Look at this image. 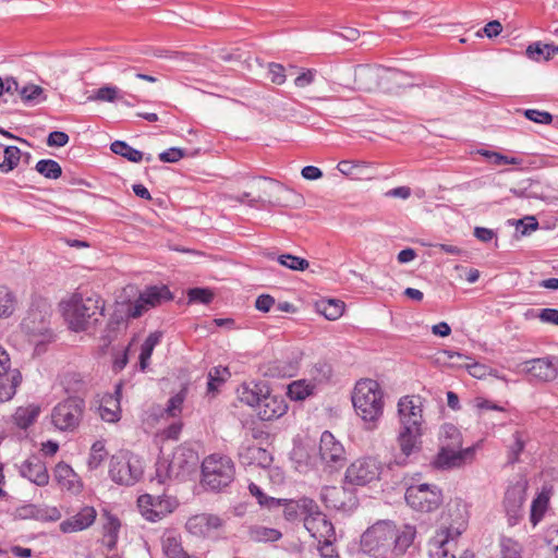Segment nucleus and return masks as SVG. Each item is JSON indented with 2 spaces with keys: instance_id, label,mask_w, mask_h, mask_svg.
<instances>
[{
  "instance_id": "obj_1",
  "label": "nucleus",
  "mask_w": 558,
  "mask_h": 558,
  "mask_svg": "<svg viewBox=\"0 0 558 558\" xmlns=\"http://www.w3.org/2000/svg\"><path fill=\"white\" fill-rule=\"evenodd\" d=\"M416 536L411 524L398 526L392 520H377L361 535V549L372 557L399 558L405 554Z\"/></svg>"
},
{
  "instance_id": "obj_2",
  "label": "nucleus",
  "mask_w": 558,
  "mask_h": 558,
  "mask_svg": "<svg viewBox=\"0 0 558 558\" xmlns=\"http://www.w3.org/2000/svg\"><path fill=\"white\" fill-rule=\"evenodd\" d=\"M238 398L242 403L255 408L262 421L277 420L288 411L284 397L274 395L265 381L243 383L238 388Z\"/></svg>"
},
{
  "instance_id": "obj_3",
  "label": "nucleus",
  "mask_w": 558,
  "mask_h": 558,
  "mask_svg": "<svg viewBox=\"0 0 558 558\" xmlns=\"http://www.w3.org/2000/svg\"><path fill=\"white\" fill-rule=\"evenodd\" d=\"M64 320L73 331H85L98 322L97 316H104L105 301L97 293L84 295L75 292L68 301L60 303Z\"/></svg>"
},
{
  "instance_id": "obj_4",
  "label": "nucleus",
  "mask_w": 558,
  "mask_h": 558,
  "mask_svg": "<svg viewBox=\"0 0 558 558\" xmlns=\"http://www.w3.org/2000/svg\"><path fill=\"white\" fill-rule=\"evenodd\" d=\"M417 405L414 404V396H403L398 401V417L400 429L398 434V445L401 456L397 457L395 462L398 465H405L408 458L413 452L418 436V414Z\"/></svg>"
},
{
  "instance_id": "obj_5",
  "label": "nucleus",
  "mask_w": 558,
  "mask_h": 558,
  "mask_svg": "<svg viewBox=\"0 0 558 558\" xmlns=\"http://www.w3.org/2000/svg\"><path fill=\"white\" fill-rule=\"evenodd\" d=\"M384 393L379 384L369 378L361 379L355 384L352 393V403L359 416L365 422L372 424L383 416L384 412Z\"/></svg>"
},
{
  "instance_id": "obj_6",
  "label": "nucleus",
  "mask_w": 558,
  "mask_h": 558,
  "mask_svg": "<svg viewBox=\"0 0 558 558\" xmlns=\"http://www.w3.org/2000/svg\"><path fill=\"white\" fill-rule=\"evenodd\" d=\"M234 463L227 456L210 454L202 463V483L207 489L221 492L234 481Z\"/></svg>"
},
{
  "instance_id": "obj_7",
  "label": "nucleus",
  "mask_w": 558,
  "mask_h": 558,
  "mask_svg": "<svg viewBox=\"0 0 558 558\" xmlns=\"http://www.w3.org/2000/svg\"><path fill=\"white\" fill-rule=\"evenodd\" d=\"M86 410L85 399L69 396L58 402L51 411V423L60 432H74L78 428Z\"/></svg>"
},
{
  "instance_id": "obj_8",
  "label": "nucleus",
  "mask_w": 558,
  "mask_h": 558,
  "mask_svg": "<svg viewBox=\"0 0 558 558\" xmlns=\"http://www.w3.org/2000/svg\"><path fill=\"white\" fill-rule=\"evenodd\" d=\"M198 463L197 453L186 447H179L174 450L170 461H158L156 463V478L162 484L167 477L172 475L179 477L193 472Z\"/></svg>"
},
{
  "instance_id": "obj_9",
  "label": "nucleus",
  "mask_w": 558,
  "mask_h": 558,
  "mask_svg": "<svg viewBox=\"0 0 558 558\" xmlns=\"http://www.w3.org/2000/svg\"><path fill=\"white\" fill-rule=\"evenodd\" d=\"M141 459L130 451H121L110 459L109 475L120 485H134L143 475Z\"/></svg>"
},
{
  "instance_id": "obj_10",
  "label": "nucleus",
  "mask_w": 558,
  "mask_h": 558,
  "mask_svg": "<svg viewBox=\"0 0 558 558\" xmlns=\"http://www.w3.org/2000/svg\"><path fill=\"white\" fill-rule=\"evenodd\" d=\"M383 464L374 457H363L354 460L344 474V483L353 486H366L380 478Z\"/></svg>"
},
{
  "instance_id": "obj_11",
  "label": "nucleus",
  "mask_w": 558,
  "mask_h": 558,
  "mask_svg": "<svg viewBox=\"0 0 558 558\" xmlns=\"http://www.w3.org/2000/svg\"><path fill=\"white\" fill-rule=\"evenodd\" d=\"M476 446H470L464 449H444L438 448L437 453L429 463V468L435 471H452L464 468L475 460Z\"/></svg>"
},
{
  "instance_id": "obj_12",
  "label": "nucleus",
  "mask_w": 558,
  "mask_h": 558,
  "mask_svg": "<svg viewBox=\"0 0 558 558\" xmlns=\"http://www.w3.org/2000/svg\"><path fill=\"white\" fill-rule=\"evenodd\" d=\"M318 452L324 471L328 473L339 471L347 462L344 447L329 430L322 434Z\"/></svg>"
},
{
  "instance_id": "obj_13",
  "label": "nucleus",
  "mask_w": 558,
  "mask_h": 558,
  "mask_svg": "<svg viewBox=\"0 0 558 558\" xmlns=\"http://www.w3.org/2000/svg\"><path fill=\"white\" fill-rule=\"evenodd\" d=\"M465 526L466 523L462 521L458 526L450 525L437 531L427 545L429 558H456L452 548L456 546V541L465 530Z\"/></svg>"
},
{
  "instance_id": "obj_14",
  "label": "nucleus",
  "mask_w": 558,
  "mask_h": 558,
  "mask_svg": "<svg viewBox=\"0 0 558 558\" xmlns=\"http://www.w3.org/2000/svg\"><path fill=\"white\" fill-rule=\"evenodd\" d=\"M137 506L146 520L158 522L177 508L178 501L166 495L153 496L144 494L138 497Z\"/></svg>"
},
{
  "instance_id": "obj_15",
  "label": "nucleus",
  "mask_w": 558,
  "mask_h": 558,
  "mask_svg": "<svg viewBox=\"0 0 558 558\" xmlns=\"http://www.w3.org/2000/svg\"><path fill=\"white\" fill-rule=\"evenodd\" d=\"M304 527L319 543L329 546L335 539V527L327 515L320 511L318 505L314 501L313 510L305 517Z\"/></svg>"
},
{
  "instance_id": "obj_16",
  "label": "nucleus",
  "mask_w": 558,
  "mask_h": 558,
  "mask_svg": "<svg viewBox=\"0 0 558 558\" xmlns=\"http://www.w3.org/2000/svg\"><path fill=\"white\" fill-rule=\"evenodd\" d=\"M525 499L526 489L523 484L515 483L507 488L502 506L510 526L517 525L522 520Z\"/></svg>"
},
{
  "instance_id": "obj_17",
  "label": "nucleus",
  "mask_w": 558,
  "mask_h": 558,
  "mask_svg": "<svg viewBox=\"0 0 558 558\" xmlns=\"http://www.w3.org/2000/svg\"><path fill=\"white\" fill-rule=\"evenodd\" d=\"M280 504L275 512V515L282 513L286 521L294 523L303 521L305 524V517L313 510L314 501L312 498L302 497L300 499H286L279 498Z\"/></svg>"
},
{
  "instance_id": "obj_18",
  "label": "nucleus",
  "mask_w": 558,
  "mask_h": 558,
  "mask_svg": "<svg viewBox=\"0 0 558 558\" xmlns=\"http://www.w3.org/2000/svg\"><path fill=\"white\" fill-rule=\"evenodd\" d=\"M522 365L523 372L538 381H551L558 375V359L555 356L533 359Z\"/></svg>"
},
{
  "instance_id": "obj_19",
  "label": "nucleus",
  "mask_w": 558,
  "mask_h": 558,
  "mask_svg": "<svg viewBox=\"0 0 558 558\" xmlns=\"http://www.w3.org/2000/svg\"><path fill=\"white\" fill-rule=\"evenodd\" d=\"M50 315L47 311L39 308H31L26 317L22 320V328L26 333L37 337L41 336L45 339H50L52 332L50 330Z\"/></svg>"
},
{
  "instance_id": "obj_20",
  "label": "nucleus",
  "mask_w": 558,
  "mask_h": 558,
  "mask_svg": "<svg viewBox=\"0 0 558 558\" xmlns=\"http://www.w3.org/2000/svg\"><path fill=\"white\" fill-rule=\"evenodd\" d=\"M14 518L19 520H37L40 522H56L60 520L61 512L57 507L26 504L14 511Z\"/></svg>"
},
{
  "instance_id": "obj_21",
  "label": "nucleus",
  "mask_w": 558,
  "mask_h": 558,
  "mask_svg": "<svg viewBox=\"0 0 558 558\" xmlns=\"http://www.w3.org/2000/svg\"><path fill=\"white\" fill-rule=\"evenodd\" d=\"M238 456L241 464L245 466L256 465L263 469L270 466L274 460L267 449L251 442H243L239 447Z\"/></svg>"
},
{
  "instance_id": "obj_22",
  "label": "nucleus",
  "mask_w": 558,
  "mask_h": 558,
  "mask_svg": "<svg viewBox=\"0 0 558 558\" xmlns=\"http://www.w3.org/2000/svg\"><path fill=\"white\" fill-rule=\"evenodd\" d=\"M22 477L37 486H46L49 483V474L45 462L38 456H31L19 468Z\"/></svg>"
},
{
  "instance_id": "obj_23",
  "label": "nucleus",
  "mask_w": 558,
  "mask_h": 558,
  "mask_svg": "<svg viewBox=\"0 0 558 558\" xmlns=\"http://www.w3.org/2000/svg\"><path fill=\"white\" fill-rule=\"evenodd\" d=\"M222 525V520L211 513H199L192 515L185 523L186 530L199 537H205L210 534L214 530L219 529Z\"/></svg>"
},
{
  "instance_id": "obj_24",
  "label": "nucleus",
  "mask_w": 558,
  "mask_h": 558,
  "mask_svg": "<svg viewBox=\"0 0 558 558\" xmlns=\"http://www.w3.org/2000/svg\"><path fill=\"white\" fill-rule=\"evenodd\" d=\"M96 517V509L92 506H85L76 514L62 521L59 525L60 531L68 534L86 530L94 524Z\"/></svg>"
},
{
  "instance_id": "obj_25",
  "label": "nucleus",
  "mask_w": 558,
  "mask_h": 558,
  "mask_svg": "<svg viewBox=\"0 0 558 558\" xmlns=\"http://www.w3.org/2000/svg\"><path fill=\"white\" fill-rule=\"evenodd\" d=\"M444 502L441 489L436 485L421 484V515L436 513Z\"/></svg>"
},
{
  "instance_id": "obj_26",
  "label": "nucleus",
  "mask_w": 558,
  "mask_h": 558,
  "mask_svg": "<svg viewBox=\"0 0 558 558\" xmlns=\"http://www.w3.org/2000/svg\"><path fill=\"white\" fill-rule=\"evenodd\" d=\"M263 179L269 181L272 184V191L271 192H267L266 190L263 191L264 194L266 196H268V198H270L274 193H276V194L292 193V190H290L284 184L278 182V181H275V180H272L270 178H266V177H263ZM236 199L240 203H247L250 206H255L257 203H266V202L269 203V204H272V205H282L280 198H277L275 202H272L271 199H266L262 195H258L256 197H252V194L248 193V192H243L242 194H240L236 197Z\"/></svg>"
},
{
  "instance_id": "obj_27",
  "label": "nucleus",
  "mask_w": 558,
  "mask_h": 558,
  "mask_svg": "<svg viewBox=\"0 0 558 558\" xmlns=\"http://www.w3.org/2000/svg\"><path fill=\"white\" fill-rule=\"evenodd\" d=\"M461 430L452 423H444L438 433V448L464 449Z\"/></svg>"
},
{
  "instance_id": "obj_28",
  "label": "nucleus",
  "mask_w": 558,
  "mask_h": 558,
  "mask_svg": "<svg viewBox=\"0 0 558 558\" xmlns=\"http://www.w3.org/2000/svg\"><path fill=\"white\" fill-rule=\"evenodd\" d=\"M122 390V383L116 386L114 396L109 395L104 398V403L99 407V414L101 420L108 423H116L120 420V396Z\"/></svg>"
},
{
  "instance_id": "obj_29",
  "label": "nucleus",
  "mask_w": 558,
  "mask_h": 558,
  "mask_svg": "<svg viewBox=\"0 0 558 558\" xmlns=\"http://www.w3.org/2000/svg\"><path fill=\"white\" fill-rule=\"evenodd\" d=\"M140 296L141 301L146 303L149 307L159 306L163 302H168L173 299L172 292L165 284L146 287L145 290L140 293Z\"/></svg>"
},
{
  "instance_id": "obj_30",
  "label": "nucleus",
  "mask_w": 558,
  "mask_h": 558,
  "mask_svg": "<svg viewBox=\"0 0 558 558\" xmlns=\"http://www.w3.org/2000/svg\"><path fill=\"white\" fill-rule=\"evenodd\" d=\"M5 375L7 378L0 376V403L11 400L22 381V374L19 369L9 371Z\"/></svg>"
},
{
  "instance_id": "obj_31",
  "label": "nucleus",
  "mask_w": 558,
  "mask_h": 558,
  "mask_svg": "<svg viewBox=\"0 0 558 558\" xmlns=\"http://www.w3.org/2000/svg\"><path fill=\"white\" fill-rule=\"evenodd\" d=\"M40 414V407L37 404H28L27 407H19L13 414L14 424L21 429H27L32 426Z\"/></svg>"
},
{
  "instance_id": "obj_32",
  "label": "nucleus",
  "mask_w": 558,
  "mask_h": 558,
  "mask_svg": "<svg viewBox=\"0 0 558 558\" xmlns=\"http://www.w3.org/2000/svg\"><path fill=\"white\" fill-rule=\"evenodd\" d=\"M248 537L253 542H276L282 537V533L277 529L252 525L248 527Z\"/></svg>"
},
{
  "instance_id": "obj_33",
  "label": "nucleus",
  "mask_w": 558,
  "mask_h": 558,
  "mask_svg": "<svg viewBox=\"0 0 558 558\" xmlns=\"http://www.w3.org/2000/svg\"><path fill=\"white\" fill-rule=\"evenodd\" d=\"M317 311L328 320H336L342 315L344 303L335 299L322 300L317 303Z\"/></svg>"
},
{
  "instance_id": "obj_34",
  "label": "nucleus",
  "mask_w": 558,
  "mask_h": 558,
  "mask_svg": "<svg viewBox=\"0 0 558 558\" xmlns=\"http://www.w3.org/2000/svg\"><path fill=\"white\" fill-rule=\"evenodd\" d=\"M315 386L306 383V380H295L288 386L287 396L293 401H304L307 397L313 396Z\"/></svg>"
},
{
  "instance_id": "obj_35",
  "label": "nucleus",
  "mask_w": 558,
  "mask_h": 558,
  "mask_svg": "<svg viewBox=\"0 0 558 558\" xmlns=\"http://www.w3.org/2000/svg\"><path fill=\"white\" fill-rule=\"evenodd\" d=\"M110 149L113 154L131 162H140L144 158V154L141 150L133 148L124 141H114L111 143Z\"/></svg>"
},
{
  "instance_id": "obj_36",
  "label": "nucleus",
  "mask_w": 558,
  "mask_h": 558,
  "mask_svg": "<svg viewBox=\"0 0 558 558\" xmlns=\"http://www.w3.org/2000/svg\"><path fill=\"white\" fill-rule=\"evenodd\" d=\"M248 490L253 497L256 498L257 504L263 509H267L270 512H275L280 504L279 498L270 497L266 495L263 489L255 483L248 485Z\"/></svg>"
},
{
  "instance_id": "obj_37",
  "label": "nucleus",
  "mask_w": 558,
  "mask_h": 558,
  "mask_svg": "<svg viewBox=\"0 0 558 558\" xmlns=\"http://www.w3.org/2000/svg\"><path fill=\"white\" fill-rule=\"evenodd\" d=\"M230 375L231 374L227 367H213L207 376V392H217L219 387L230 377Z\"/></svg>"
},
{
  "instance_id": "obj_38",
  "label": "nucleus",
  "mask_w": 558,
  "mask_h": 558,
  "mask_svg": "<svg viewBox=\"0 0 558 558\" xmlns=\"http://www.w3.org/2000/svg\"><path fill=\"white\" fill-rule=\"evenodd\" d=\"M3 153L4 159L0 162V172L9 173L17 167L22 151L17 146H5Z\"/></svg>"
},
{
  "instance_id": "obj_39",
  "label": "nucleus",
  "mask_w": 558,
  "mask_h": 558,
  "mask_svg": "<svg viewBox=\"0 0 558 558\" xmlns=\"http://www.w3.org/2000/svg\"><path fill=\"white\" fill-rule=\"evenodd\" d=\"M35 169L47 179L56 180L62 175L61 166L53 159L39 160L36 163Z\"/></svg>"
},
{
  "instance_id": "obj_40",
  "label": "nucleus",
  "mask_w": 558,
  "mask_h": 558,
  "mask_svg": "<svg viewBox=\"0 0 558 558\" xmlns=\"http://www.w3.org/2000/svg\"><path fill=\"white\" fill-rule=\"evenodd\" d=\"M499 548L500 558H523L522 546L513 538L501 536Z\"/></svg>"
},
{
  "instance_id": "obj_41",
  "label": "nucleus",
  "mask_w": 558,
  "mask_h": 558,
  "mask_svg": "<svg viewBox=\"0 0 558 558\" xmlns=\"http://www.w3.org/2000/svg\"><path fill=\"white\" fill-rule=\"evenodd\" d=\"M120 521L116 517H110L108 523L105 525L104 543L108 550H113L118 542V533L120 529Z\"/></svg>"
},
{
  "instance_id": "obj_42",
  "label": "nucleus",
  "mask_w": 558,
  "mask_h": 558,
  "mask_svg": "<svg viewBox=\"0 0 558 558\" xmlns=\"http://www.w3.org/2000/svg\"><path fill=\"white\" fill-rule=\"evenodd\" d=\"M15 296L5 286H0V317H9L13 314Z\"/></svg>"
},
{
  "instance_id": "obj_43",
  "label": "nucleus",
  "mask_w": 558,
  "mask_h": 558,
  "mask_svg": "<svg viewBox=\"0 0 558 558\" xmlns=\"http://www.w3.org/2000/svg\"><path fill=\"white\" fill-rule=\"evenodd\" d=\"M107 457V450L104 440H96L90 448L88 458V468L96 470Z\"/></svg>"
},
{
  "instance_id": "obj_44",
  "label": "nucleus",
  "mask_w": 558,
  "mask_h": 558,
  "mask_svg": "<svg viewBox=\"0 0 558 558\" xmlns=\"http://www.w3.org/2000/svg\"><path fill=\"white\" fill-rule=\"evenodd\" d=\"M278 263L291 270L303 271L308 268L310 263L307 259L292 254H282L277 258Z\"/></svg>"
},
{
  "instance_id": "obj_45",
  "label": "nucleus",
  "mask_w": 558,
  "mask_h": 558,
  "mask_svg": "<svg viewBox=\"0 0 558 558\" xmlns=\"http://www.w3.org/2000/svg\"><path fill=\"white\" fill-rule=\"evenodd\" d=\"M163 553L168 558H183L187 553L183 549L181 542L169 536L163 541Z\"/></svg>"
},
{
  "instance_id": "obj_46",
  "label": "nucleus",
  "mask_w": 558,
  "mask_h": 558,
  "mask_svg": "<svg viewBox=\"0 0 558 558\" xmlns=\"http://www.w3.org/2000/svg\"><path fill=\"white\" fill-rule=\"evenodd\" d=\"M548 505V499L544 496H538L532 501L530 521L535 526L544 517Z\"/></svg>"
},
{
  "instance_id": "obj_47",
  "label": "nucleus",
  "mask_w": 558,
  "mask_h": 558,
  "mask_svg": "<svg viewBox=\"0 0 558 558\" xmlns=\"http://www.w3.org/2000/svg\"><path fill=\"white\" fill-rule=\"evenodd\" d=\"M525 448V439L523 433L517 430L513 434V444L509 447L508 462L514 464L519 461V457Z\"/></svg>"
},
{
  "instance_id": "obj_48",
  "label": "nucleus",
  "mask_w": 558,
  "mask_h": 558,
  "mask_svg": "<svg viewBox=\"0 0 558 558\" xmlns=\"http://www.w3.org/2000/svg\"><path fill=\"white\" fill-rule=\"evenodd\" d=\"M191 303L209 304L214 300V293L208 288H192L187 291Z\"/></svg>"
},
{
  "instance_id": "obj_49",
  "label": "nucleus",
  "mask_w": 558,
  "mask_h": 558,
  "mask_svg": "<svg viewBox=\"0 0 558 558\" xmlns=\"http://www.w3.org/2000/svg\"><path fill=\"white\" fill-rule=\"evenodd\" d=\"M184 399L185 392L180 391L168 400L167 407L163 410L168 417H178L181 414Z\"/></svg>"
},
{
  "instance_id": "obj_50",
  "label": "nucleus",
  "mask_w": 558,
  "mask_h": 558,
  "mask_svg": "<svg viewBox=\"0 0 558 558\" xmlns=\"http://www.w3.org/2000/svg\"><path fill=\"white\" fill-rule=\"evenodd\" d=\"M44 94V88L38 85H27L20 90L21 98L26 104H38L41 100L39 96Z\"/></svg>"
},
{
  "instance_id": "obj_51",
  "label": "nucleus",
  "mask_w": 558,
  "mask_h": 558,
  "mask_svg": "<svg viewBox=\"0 0 558 558\" xmlns=\"http://www.w3.org/2000/svg\"><path fill=\"white\" fill-rule=\"evenodd\" d=\"M268 76L271 83L276 85L284 84L287 76L284 66L277 62L268 63Z\"/></svg>"
},
{
  "instance_id": "obj_52",
  "label": "nucleus",
  "mask_w": 558,
  "mask_h": 558,
  "mask_svg": "<svg viewBox=\"0 0 558 558\" xmlns=\"http://www.w3.org/2000/svg\"><path fill=\"white\" fill-rule=\"evenodd\" d=\"M523 114L527 120L538 124H550L554 119L551 113L537 109H525Z\"/></svg>"
},
{
  "instance_id": "obj_53",
  "label": "nucleus",
  "mask_w": 558,
  "mask_h": 558,
  "mask_svg": "<svg viewBox=\"0 0 558 558\" xmlns=\"http://www.w3.org/2000/svg\"><path fill=\"white\" fill-rule=\"evenodd\" d=\"M186 156V150L179 147H170L167 150L160 153L158 158L165 163H174Z\"/></svg>"
},
{
  "instance_id": "obj_54",
  "label": "nucleus",
  "mask_w": 558,
  "mask_h": 558,
  "mask_svg": "<svg viewBox=\"0 0 558 558\" xmlns=\"http://www.w3.org/2000/svg\"><path fill=\"white\" fill-rule=\"evenodd\" d=\"M332 367L329 363L320 361L314 365L313 375L318 381H328L332 377Z\"/></svg>"
},
{
  "instance_id": "obj_55",
  "label": "nucleus",
  "mask_w": 558,
  "mask_h": 558,
  "mask_svg": "<svg viewBox=\"0 0 558 558\" xmlns=\"http://www.w3.org/2000/svg\"><path fill=\"white\" fill-rule=\"evenodd\" d=\"M148 308H149V306L146 305V303L142 302L141 296L138 295V298L136 299V301L134 303L130 302L128 304L126 318L128 319L138 318L145 312H147Z\"/></svg>"
},
{
  "instance_id": "obj_56",
  "label": "nucleus",
  "mask_w": 558,
  "mask_h": 558,
  "mask_svg": "<svg viewBox=\"0 0 558 558\" xmlns=\"http://www.w3.org/2000/svg\"><path fill=\"white\" fill-rule=\"evenodd\" d=\"M69 141L70 137L65 132L52 131L49 133L46 143L49 147H63Z\"/></svg>"
},
{
  "instance_id": "obj_57",
  "label": "nucleus",
  "mask_w": 558,
  "mask_h": 558,
  "mask_svg": "<svg viewBox=\"0 0 558 558\" xmlns=\"http://www.w3.org/2000/svg\"><path fill=\"white\" fill-rule=\"evenodd\" d=\"M69 477H76L73 469L64 462L58 463L54 469V478L58 484L60 485L64 481H68Z\"/></svg>"
},
{
  "instance_id": "obj_58",
  "label": "nucleus",
  "mask_w": 558,
  "mask_h": 558,
  "mask_svg": "<svg viewBox=\"0 0 558 558\" xmlns=\"http://www.w3.org/2000/svg\"><path fill=\"white\" fill-rule=\"evenodd\" d=\"M119 89L116 86H102L96 93V99L101 101H114L118 98Z\"/></svg>"
},
{
  "instance_id": "obj_59",
  "label": "nucleus",
  "mask_w": 558,
  "mask_h": 558,
  "mask_svg": "<svg viewBox=\"0 0 558 558\" xmlns=\"http://www.w3.org/2000/svg\"><path fill=\"white\" fill-rule=\"evenodd\" d=\"M316 70L307 69L298 75L294 80V85L300 88H304L311 85L316 76Z\"/></svg>"
},
{
  "instance_id": "obj_60",
  "label": "nucleus",
  "mask_w": 558,
  "mask_h": 558,
  "mask_svg": "<svg viewBox=\"0 0 558 558\" xmlns=\"http://www.w3.org/2000/svg\"><path fill=\"white\" fill-rule=\"evenodd\" d=\"M275 305V299L270 294H260L255 301V307L257 311L268 313Z\"/></svg>"
},
{
  "instance_id": "obj_61",
  "label": "nucleus",
  "mask_w": 558,
  "mask_h": 558,
  "mask_svg": "<svg viewBox=\"0 0 558 558\" xmlns=\"http://www.w3.org/2000/svg\"><path fill=\"white\" fill-rule=\"evenodd\" d=\"M404 498L407 504L413 508L414 510L418 509V486L414 484H410L407 487Z\"/></svg>"
},
{
  "instance_id": "obj_62",
  "label": "nucleus",
  "mask_w": 558,
  "mask_h": 558,
  "mask_svg": "<svg viewBox=\"0 0 558 558\" xmlns=\"http://www.w3.org/2000/svg\"><path fill=\"white\" fill-rule=\"evenodd\" d=\"M129 362V348H125L122 352L114 355L112 362V371L118 374L120 373Z\"/></svg>"
},
{
  "instance_id": "obj_63",
  "label": "nucleus",
  "mask_w": 558,
  "mask_h": 558,
  "mask_svg": "<svg viewBox=\"0 0 558 558\" xmlns=\"http://www.w3.org/2000/svg\"><path fill=\"white\" fill-rule=\"evenodd\" d=\"M526 56L534 61H539L542 59L544 60V45H542L541 43H534L529 45L526 48Z\"/></svg>"
},
{
  "instance_id": "obj_64",
  "label": "nucleus",
  "mask_w": 558,
  "mask_h": 558,
  "mask_svg": "<svg viewBox=\"0 0 558 558\" xmlns=\"http://www.w3.org/2000/svg\"><path fill=\"white\" fill-rule=\"evenodd\" d=\"M537 317L543 323H549L558 326V310L557 308H543L537 314Z\"/></svg>"
}]
</instances>
